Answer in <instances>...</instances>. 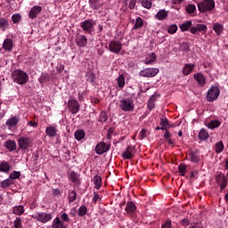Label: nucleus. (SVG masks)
<instances>
[{
  "mask_svg": "<svg viewBox=\"0 0 228 228\" xmlns=\"http://www.w3.org/2000/svg\"><path fill=\"white\" fill-rule=\"evenodd\" d=\"M34 219L37 222H41V224H47V222L53 220V216L45 212H39L34 216Z\"/></svg>",
  "mask_w": 228,
  "mask_h": 228,
  "instance_id": "6e6552de",
  "label": "nucleus"
},
{
  "mask_svg": "<svg viewBox=\"0 0 228 228\" xmlns=\"http://www.w3.org/2000/svg\"><path fill=\"white\" fill-rule=\"evenodd\" d=\"M5 147L8 151H10V152H13V151L17 150V142L12 140L6 141Z\"/></svg>",
  "mask_w": 228,
  "mask_h": 228,
  "instance_id": "a878e982",
  "label": "nucleus"
},
{
  "mask_svg": "<svg viewBox=\"0 0 228 228\" xmlns=\"http://www.w3.org/2000/svg\"><path fill=\"white\" fill-rule=\"evenodd\" d=\"M125 211L128 214V215H133V213H134L136 211V205L134 204V202L133 201H128L126 203V207L125 208Z\"/></svg>",
  "mask_w": 228,
  "mask_h": 228,
  "instance_id": "5701e85b",
  "label": "nucleus"
},
{
  "mask_svg": "<svg viewBox=\"0 0 228 228\" xmlns=\"http://www.w3.org/2000/svg\"><path fill=\"white\" fill-rule=\"evenodd\" d=\"M168 17V11H166L165 9L159 10L157 14L155 15V19L157 20H165Z\"/></svg>",
  "mask_w": 228,
  "mask_h": 228,
  "instance_id": "4be33fe9",
  "label": "nucleus"
},
{
  "mask_svg": "<svg viewBox=\"0 0 228 228\" xmlns=\"http://www.w3.org/2000/svg\"><path fill=\"white\" fill-rule=\"evenodd\" d=\"M140 28H143V20L140 17H137L133 29H140Z\"/></svg>",
  "mask_w": 228,
  "mask_h": 228,
  "instance_id": "79ce46f5",
  "label": "nucleus"
},
{
  "mask_svg": "<svg viewBox=\"0 0 228 228\" xmlns=\"http://www.w3.org/2000/svg\"><path fill=\"white\" fill-rule=\"evenodd\" d=\"M79 102L76 99L69 100L68 102V110L72 113L73 115H76V113L79 112Z\"/></svg>",
  "mask_w": 228,
  "mask_h": 228,
  "instance_id": "f8f14e48",
  "label": "nucleus"
},
{
  "mask_svg": "<svg viewBox=\"0 0 228 228\" xmlns=\"http://www.w3.org/2000/svg\"><path fill=\"white\" fill-rule=\"evenodd\" d=\"M0 172H4V174H8V172H10V164L6 161H2L0 163Z\"/></svg>",
  "mask_w": 228,
  "mask_h": 228,
  "instance_id": "473e14b6",
  "label": "nucleus"
},
{
  "mask_svg": "<svg viewBox=\"0 0 228 228\" xmlns=\"http://www.w3.org/2000/svg\"><path fill=\"white\" fill-rule=\"evenodd\" d=\"M101 199V196L97 192H94V197H93V202L97 203V201Z\"/></svg>",
  "mask_w": 228,
  "mask_h": 228,
  "instance_id": "774afa93",
  "label": "nucleus"
},
{
  "mask_svg": "<svg viewBox=\"0 0 228 228\" xmlns=\"http://www.w3.org/2000/svg\"><path fill=\"white\" fill-rule=\"evenodd\" d=\"M154 61H156V53H151L148 57H146L144 63L145 65H151Z\"/></svg>",
  "mask_w": 228,
  "mask_h": 228,
  "instance_id": "f704fd0d",
  "label": "nucleus"
},
{
  "mask_svg": "<svg viewBox=\"0 0 228 228\" xmlns=\"http://www.w3.org/2000/svg\"><path fill=\"white\" fill-rule=\"evenodd\" d=\"M198 138L200 142H206V140L209 138V133L208 130H206V128H201L198 134Z\"/></svg>",
  "mask_w": 228,
  "mask_h": 228,
  "instance_id": "aec40b11",
  "label": "nucleus"
},
{
  "mask_svg": "<svg viewBox=\"0 0 228 228\" xmlns=\"http://www.w3.org/2000/svg\"><path fill=\"white\" fill-rule=\"evenodd\" d=\"M160 126H166L167 127H172V126H170V124L168 123V119L167 118H160Z\"/></svg>",
  "mask_w": 228,
  "mask_h": 228,
  "instance_id": "4d7b16f0",
  "label": "nucleus"
},
{
  "mask_svg": "<svg viewBox=\"0 0 228 228\" xmlns=\"http://www.w3.org/2000/svg\"><path fill=\"white\" fill-rule=\"evenodd\" d=\"M161 228H172V221L167 220L162 224Z\"/></svg>",
  "mask_w": 228,
  "mask_h": 228,
  "instance_id": "680f3d73",
  "label": "nucleus"
},
{
  "mask_svg": "<svg viewBox=\"0 0 228 228\" xmlns=\"http://www.w3.org/2000/svg\"><path fill=\"white\" fill-rule=\"evenodd\" d=\"M12 213L13 215H17L18 216L24 215V207H22L21 205L13 207Z\"/></svg>",
  "mask_w": 228,
  "mask_h": 228,
  "instance_id": "c756f323",
  "label": "nucleus"
},
{
  "mask_svg": "<svg viewBox=\"0 0 228 228\" xmlns=\"http://www.w3.org/2000/svg\"><path fill=\"white\" fill-rule=\"evenodd\" d=\"M17 124H19V119L17 117H12L6 121L5 126H7V127H15Z\"/></svg>",
  "mask_w": 228,
  "mask_h": 228,
  "instance_id": "7c9ffc66",
  "label": "nucleus"
},
{
  "mask_svg": "<svg viewBox=\"0 0 228 228\" xmlns=\"http://www.w3.org/2000/svg\"><path fill=\"white\" fill-rule=\"evenodd\" d=\"M20 14H13L12 16V22H13V24H17L18 22H20Z\"/></svg>",
  "mask_w": 228,
  "mask_h": 228,
  "instance_id": "6e6d98bb",
  "label": "nucleus"
},
{
  "mask_svg": "<svg viewBox=\"0 0 228 228\" xmlns=\"http://www.w3.org/2000/svg\"><path fill=\"white\" fill-rule=\"evenodd\" d=\"M109 51L114 54H118L122 51V43L120 41L112 40L109 44Z\"/></svg>",
  "mask_w": 228,
  "mask_h": 228,
  "instance_id": "9b49d317",
  "label": "nucleus"
},
{
  "mask_svg": "<svg viewBox=\"0 0 228 228\" xmlns=\"http://www.w3.org/2000/svg\"><path fill=\"white\" fill-rule=\"evenodd\" d=\"M80 28L84 33L92 35L95 31V22H94V20H86L80 23Z\"/></svg>",
  "mask_w": 228,
  "mask_h": 228,
  "instance_id": "7ed1b4c3",
  "label": "nucleus"
},
{
  "mask_svg": "<svg viewBox=\"0 0 228 228\" xmlns=\"http://www.w3.org/2000/svg\"><path fill=\"white\" fill-rule=\"evenodd\" d=\"M98 120L102 124H104V122H108V113L106 111H102L100 113V117Z\"/></svg>",
  "mask_w": 228,
  "mask_h": 228,
  "instance_id": "37998d69",
  "label": "nucleus"
},
{
  "mask_svg": "<svg viewBox=\"0 0 228 228\" xmlns=\"http://www.w3.org/2000/svg\"><path fill=\"white\" fill-rule=\"evenodd\" d=\"M180 224L183 226V227H188V225H190V219H188L187 217L182 219L180 221Z\"/></svg>",
  "mask_w": 228,
  "mask_h": 228,
  "instance_id": "13d9d810",
  "label": "nucleus"
},
{
  "mask_svg": "<svg viewBox=\"0 0 228 228\" xmlns=\"http://www.w3.org/2000/svg\"><path fill=\"white\" fill-rule=\"evenodd\" d=\"M221 124L222 123L220 122V120H211L207 125V127H208V129H216V128L220 127Z\"/></svg>",
  "mask_w": 228,
  "mask_h": 228,
  "instance_id": "72a5a7b5",
  "label": "nucleus"
},
{
  "mask_svg": "<svg viewBox=\"0 0 228 228\" xmlns=\"http://www.w3.org/2000/svg\"><path fill=\"white\" fill-rule=\"evenodd\" d=\"M178 172L182 176H184V175L186 174V165L180 164L178 166Z\"/></svg>",
  "mask_w": 228,
  "mask_h": 228,
  "instance_id": "3c124183",
  "label": "nucleus"
},
{
  "mask_svg": "<svg viewBox=\"0 0 228 228\" xmlns=\"http://www.w3.org/2000/svg\"><path fill=\"white\" fill-rule=\"evenodd\" d=\"M61 221L63 222L65 224L68 222H70V217H69V215L65 212H61Z\"/></svg>",
  "mask_w": 228,
  "mask_h": 228,
  "instance_id": "8fccbe9b",
  "label": "nucleus"
},
{
  "mask_svg": "<svg viewBox=\"0 0 228 228\" xmlns=\"http://www.w3.org/2000/svg\"><path fill=\"white\" fill-rule=\"evenodd\" d=\"M185 10L188 13L191 14V13H194L195 11L197 10V7L195 6V4H189L186 7H185Z\"/></svg>",
  "mask_w": 228,
  "mask_h": 228,
  "instance_id": "de8ad7c7",
  "label": "nucleus"
},
{
  "mask_svg": "<svg viewBox=\"0 0 228 228\" xmlns=\"http://www.w3.org/2000/svg\"><path fill=\"white\" fill-rule=\"evenodd\" d=\"M147 108L150 111H152V109L156 108V104H154V102L148 101Z\"/></svg>",
  "mask_w": 228,
  "mask_h": 228,
  "instance_id": "0e129e2a",
  "label": "nucleus"
},
{
  "mask_svg": "<svg viewBox=\"0 0 228 228\" xmlns=\"http://www.w3.org/2000/svg\"><path fill=\"white\" fill-rule=\"evenodd\" d=\"M42 10H44V8L40 5L33 6L28 12L29 19H37L38 17V14L42 12Z\"/></svg>",
  "mask_w": 228,
  "mask_h": 228,
  "instance_id": "4468645a",
  "label": "nucleus"
},
{
  "mask_svg": "<svg viewBox=\"0 0 228 228\" xmlns=\"http://www.w3.org/2000/svg\"><path fill=\"white\" fill-rule=\"evenodd\" d=\"M194 79L197 81L199 86H204V85H206V77H204L202 73H195Z\"/></svg>",
  "mask_w": 228,
  "mask_h": 228,
  "instance_id": "412c9836",
  "label": "nucleus"
},
{
  "mask_svg": "<svg viewBox=\"0 0 228 228\" xmlns=\"http://www.w3.org/2000/svg\"><path fill=\"white\" fill-rule=\"evenodd\" d=\"M117 81L118 88H123L124 86H126V77H124V75H119L117 78Z\"/></svg>",
  "mask_w": 228,
  "mask_h": 228,
  "instance_id": "ea45409f",
  "label": "nucleus"
},
{
  "mask_svg": "<svg viewBox=\"0 0 228 228\" xmlns=\"http://www.w3.org/2000/svg\"><path fill=\"white\" fill-rule=\"evenodd\" d=\"M13 224L14 228H22V219L20 217H16Z\"/></svg>",
  "mask_w": 228,
  "mask_h": 228,
  "instance_id": "603ef678",
  "label": "nucleus"
},
{
  "mask_svg": "<svg viewBox=\"0 0 228 228\" xmlns=\"http://www.w3.org/2000/svg\"><path fill=\"white\" fill-rule=\"evenodd\" d=\"M167 127L168 126H161L160 130L165 131V134H164L165 142H167L168 145H174V141H172V134H170V132L167 131Z\"/></svg>",
  "mask_w": 228,
  "mask_h": 228,
  "instance_id": "dca6fc26",
  "label": "nucleus"
},
{
  "mask_svg": "<svg viewBox=\"0 0 228 228\" xmlns=\"http://www.w3.org/2000/svg\"><path fill=\"white\" fill-rule=\"evenodd\" d=\"M0 28L6 29L8 28V20L4 18H0Z\"/></svg>",
  "mask_w": 228,
  "mask_h": 228,
  "instance_id": "5fc2aeb1",
  "label": "nucleus"
},
{
  "mask_svg": "<svg viewBox=\"0 0 228 228\" xmlns=\"http://www.w3.org/2000/svg\"><path fill=\"white\" fill-rule=\"evenodd\" d=\"M218 95H220V89H218L217 86H212L208 91L207 101L208 102H213L218 99Z\"/></svg>",
  "mask_w": 228,
  "mask_h": 228,
  "instance_id": "0eeeda50",
  "label": "nucleus"
},
{
  "mask_svg": "<svg viewBox=\"0 0 228 228\" xmlns=\"http://www.w3.org/2000/svg\"><path fill=\"white\" fill-rule=\"evenodd\" d=\"M213 29L216 33V35H222V31H224V25L220 23H216L213 26Z\"/></svg>",
  "mask_w": 228,
  "mask_h": 228,
  "instance_id": "58836bf2",
  "label": "nucleus"
},
{
  "mask_svg": "<svg viewBox=\"0 0 228 228\" xmlns=\"http://www.w3.org/2000/svg\"><path fill=\"white\" fill-rule=\"evenodd\" d=\"M20 177V172L19 171H13L10 176L9 179H11V181H13V179H19Z\"/></svg>",
  "mask_w": 228,
  "mask_h": 228,
  "instance_id": "864d4df0",
  "label": "nucleus"
},
{
  "mask_svg": "<svg viewBox=\"0 0 228 228\" xmlns=\"http://www.w3.org/2000/svg\"><path fill=\"white\" fill-rule=\"evenodd\" d=\"M94 188L96 190H101V187L102 186V178L99 176L98 175H95L94 176Z\"/></svg>",
  "mask_w": 228,
  "mask_h": 228,
  "instance_id": "c85d7f7f",
  "label": "nucleus"
},
{
  "mask_svg": "<svg viewBox=\"0 0 228 228\" xmlns=\"http://www.w3.org/2000/svg\"><path fill=\"white\" fill-rule=\"evenodd\" d=\"M12 79L14 83H17L18 85H26L28 81L29 80V76L26 74V72L16 69L12 73Z\"/></svg>",
  "mask_w": 228,
  "mask_h": 228,
  "instance_id": "f257e3e1",
  "label": "nucleus"
},
{
  "mask_svg": "<svg viewBox=\"0 0 228 228\" xmlns=\"http://www.w3.org/2000/svg\"><path fill=\"white\" fill-rule=\"evenodd\" d=\"M216 183L220 187V192L224 191L227 188V178L225 175L220 173L216 176Z\"/></svg>",
  "mask_w": 228,
  "mask_h": 228,
  "instance_id": "9d476101",
  "label": "nucleus"
},
{
  "mask_svg": "<svg viewBox=\"0 0 228 228\" xmlns=\"http://www.w3.org/2000/svg\"><path fill=\"white\" fill-rule=\"evenodd\" d=\"M104 4L103 0H89V6L92 10H100Z\"/></svg>",
  "mask_w": 228,
  "mask_h": 228,
  "instance_id": "6ab92c4d",
  "label": "nucleus"
},
{
  "mask_svg": "<svg viewBox=\"0 0 228 228\" xmlns=\"http://www.w3.org/2000/svg\"><path fill=\"white\" fill-rule=\"evenodd\" d=\"M119 108L122 111H134V102L131 98H124L119 101Z\"/></svg>",
  "mask_w": 228,
  "mask_h": 228,
  "instance_id": "20e7f679",
  "label": "nucleus"
},
{
  "mask_svg": "<svg viewBox=\"0 0 228 228\" xmlns=\"http://www.w3.org/2000/svg\"><path fill=\"white\" fill-rule=\"evenodd\" d=\"M87 77V81H90L91 83H94L95 81V76L94 75V73H88L86 75Z\"/></svg>",
  "mask_w": 228,
  "mask_h": 228,
  "instance_id": "e2e57ef3",
  "label": "nucleus"
},
{
  "mask_svg": "<svg viewBox=\"0 0 228 228\" xmlns=\"http://www.w3.org/2000/svg\"><path fill=\"white\" fill-rule=\"evenodd\" d=\"M193 69H195V64H185L183 69V76H188L190 74H191V72L193 71Z\"/></svg>",
  "mask_w": 228,
  "mask_h": 228,
  "instance_id": "b1692460",
  "label": "nucleus"
},
{
  "mask_svg": "<svg viewBox=\"0 0 228 228\" xmlns=\"http://www.w3.org/2000/svg\"><path fill=\"white\" fill-rule=\"evenodd\" d=\"M134 6H136V0H130L128 8L130 10H134Z\"/></svg>",
  "mask_w": 228,
  "mask_h": 228,
  "instance_id": "69168bd1",
  "label": "nucleus"
},
{
  "mask_svg": "<svg viewBox=\"0 0 228 228\" xmlns=\"http://www.w3.org/2000/svg\"><path fill=\"white\" fill-rule=\"evenodd\" d=\"M215 151L216 154H220L221 152H224V142L219 141L215 144Z\"/></svg>",
  "mask_w": 228,
  "mask_h": 228,
  "instance_id": "e433bc0d",
  "label": "nucleus"
},
{
  "mask_svg": "<svg viewBox=\"0 0 228 228\" xmlns=\"http://www.w3.org/2000/svg\"><path fill=\"white\" fill-rule=\"evenodd\" d=\"M142 8L146 10H151L152 8V0H140Z\"/></svg>",
  "mask_w": 228,
  "mask_h": 228,
  "instance_id": "4c0bfd02",
  "label": "nucleus"
},
{
  "mask_svg": "<svg viewBox=\"0 0 228 228\" xmlns=\"http://www.w3.org/2000/svg\"><path fill=\"white\" fill-rule=\"evenodd\" d=\"M45 134L46 136H49L50 138H54L57 134L56 127L54 126H47L45 128Z\"/></svg>",
  "mask_w": 228,
  "mask_h": 228,
  "instance_id": "bb28decb",
  "label": "nucleus"
},
{
  "mask_svg": "<svg viewBox=\"0 0 228 228\" xmlns=\"http://www.w3.org/2000/svg\"><path fill=\"white\" fill-rule=\"evenodd\" d=\"M3 48L4 51H12L13 49V41L10 38L4 39Z\"/></svg>",
  "mask_w": 228,
  "mask_h": 228,
  "instance_id": "393cba45",
  "label": "nucleus"
},
{
  "mask_svg": "<svg viewBox=\"0 0 228 228\" xmlns=\"http://www.w3.org/2000/svg\"><path fill=\"white\" fill-rule=\"evenodd\" d=\"M113 133H115V128L110 127L107 132V140H111V137L113 136Z\"/></svg>",
  "mask_w": 228,
  "mask_h": 228,
  "instance_id": "052dcab7",
  "label": "nucleus"
},
{
  "mask_svg": "<svg viewBox=\"0 0 228 228\" xmlns=\"http://www.w3.org/2000/svg\"><path fill=\"white\" fill-rule=\"evenodd\" d=\"M215 9V0H204L198 4V10L200 13L211 12Z\"/></svg>",
  "mask_w": 228,
  "mask_h": 228,
  "instance_id": "f03ea898",
  "label": "nucleus"
},
{
  "mask_svg": "<svg viewBox=\"0 0 228 228\" xmlns=\"http://www.w3.org/2000/svg\"><path fill=\"white\" fill-rule=\"evenodd\" d=\"M75 138L77 142H81L85 138V130H77L75 132Z\"/></svg>",
  "mask_w": 228,
  "mask_h": 228,
  "instance_id": "a19ab883",
  "label": "nucleus"
},
{
  "mask_svg": "<svg viewBox=\"0 0 228 228\" xmlns=\"http://www.w3.org/2000/svg\"><path fill=\"white\" fill-rule=\"evenodd\" d=\"M189 159L191 163H199L200 158H199V150H191L188 153Z\"/></svg>",
  "mask_w": 228,
  "mask_h": 228,
  "instance_id": "a211bd4d",
  "label": "nucleus"
},
{
  "mask_svg": "<svg viewBox=\"0 0 228 228\" xmlns=\"http://www.w3.org/2000/svg\"><path fill=\"white\" fill-rule=\"evenodd\" d=\"M159 74V69L158 68H147L139 72L141 77H156Z\"/></svg>",
  "mask_w": 228,
  "mask_h": 228,
  "instance_id": "423d86ee",
  "label": "nucleus"
},
{
  "mask_svg": "<svg viewBox=\"0 0 228 228\" xmlns=\"http://www.w3.org/2000/svg\"><path fill=\"white\" fill-rule=\"evenodd\" d=\"M86 213H88V208H86V206L83 205V206L79 207L78 216H85V215H86Z\"/></svg>",
  "mask_w": 228,
  "mask_h": 228,
  "instance_id": "49530a36",
  "label": "nucleus"
},
{
  "mask_svg": "<svg viewBox=\"0 0 228 228\" xmlns=\"http://www.w3.org/2000/svg\"><path fill=\"white\" fill-rule=\"evenodd\" d=\"M12 184H15V181L10 178H7L1 182V188H4V190H6V188H10Z\"/></svg>",
  "mask_w": 228,
  "mask_h": 228,
  "instance_id": "2f4dec72",
  "label": "nucleus"
},
{
  "mask_svg": "<svg viewBox=\"0 0 228 228\" xmlns=\"http://www.w3.org/2000/svg\"><path fill=\"white\" fill-rule=\"evenodd\" d=\"M56 69H57V72H59V74H61V72H63V70H65V66L62 64H59L57 66Z\"/></svg>",
  "mask_w": 228,
  "mask_h": 228,
  "instance_id": "338daca9",
  "label": "nucleus"
},
{
  "mask_svg": "<svg viewBox=\"0 0 228 228\" xmlns=\"http://www.w3.org/2000/svg\"><path fill=\"white\" fill-rule=\"evenodd\" d=\"M201 31H203V33H206V31H208V26H206L205 24H196L195 27L191 28L190 29V33H191L192 35L200 33Z\"/></svg>",
  "mask_w": 228,
  "mask_h": 228,
  "instance_id": "2eb2a0df",
  "label": "nucleus"
},
{
  "mask_svg": "<svg viewBox=\"0 0 228 228\" xmlns=\"http://www.w3.org/2000/svg\"><path fill=\"white\" fill-rule=\"evenodd\" d=\"M192 26L193 23L191 22V20H187L183 22L182 25H180V29L183 32L189 31V29H191V28H193Z\"/></svg>",
  "mask_w": 228,
  "mask_h": 228,
  "instance_id": "cd10ccee",
  "label": "nucleus"
},
{
  "mask_svg": "<svg viewBox=\"0 0 228 228\" xmlns=\"http://www.w3.org/2000/svg\"><path fill=\"white\" fill-rule=\"evenodd\" d=\"M18 145L20 151H28L33 147V140L29 137L21 136L18 139Z\"/></svg>",
  "mask_w": 228,
  "mask_h": 228,
  "instance_id": "39448f33",
  "label": "nucleus"
},
{
  "mask_svg": "<svg viewBox=\"0 0 228 228\" xmlns=\"http://www.w3.org/2000/svg\"><path fill=\"white\" fill-rule=\"evenodd\" d=\"M133 151H134V146H128L125 151L122 152V158L123 159H132V158H134V154L133 153Z\"/></svg>",
  "mask_w": 228,
  "mask_h": 228,
  "instance_id": "f3484780",
  "label": "nucleus"
},
{
  "mask_svg": "<svg viewBox=\"0 0 228 228\" xmlns=\"http://www.w3.org/2000/svg\"><path fill=\"white\" fill-rule=\"evenodd\" d=\"M68 199H69V202H74V200H76V199H77V193H76V191H69Z\"/></svg>",
  "mask_w": 228,
  "mask_h": 228,
  "instance_id": "a18cd8bd",
  "label": "nucleus"
},
{
  "mask_svg": "<svg viewBox=\"0 0 228 228\" xmlns=\"http://www.w3.org/2000/svg\"><path fill=\"white\" fill-rule=\"evenodd\" d=\"M140 140H143L147 137V130L142 128L139 133Z\"/></svg>",
  "mask_w": 228,
  "mask_h": 228,
  "instance_id": "bf43d9fd",
  "label": "nucleus"
},
{
  "mask_svg": "<svg viewBox=\"0 0 228 228\" xmlns=\"http://www.w3.org/2000/svg\"><path fill=\"white\" fill-rule=\"evenodd\" d=\"M69 179L75 183L76 184L79 183V175H77V173L71 171L69 173Z\"/></svg>",
  "mask_w": 228,
  "mask_h": 228,
  "instance_id": "c9c22d12",
  "label": "nucleus"
},
{
  "mask_svg": "<svg viewBox=\"0 0 228 228\" xmlns=\"http://www.w3.org/2000/svg\"><path fill=\"white\" fill-rule=\"evenodd\" d=\"M111 147V144H108L104 142H100L99 143L96 144L94 151L96 152V154H98L99 156H102V154H104V152H108V151H110Z\"/></svg>",
  "mask_w": 228,
  "mask_h": 228,
  "instance_id": "1a4fd4ad",
  "label": "nucleus"
},
{
  "mask_svg": "<svg viewBox=\"0 0 228 228\" xmlns=\"http://www.w3.org/2000/svg\"><path fill=\"white\" fill-rule=\"evenodd\" d=\"M180 51H183V53H190V45H188V43L183 42L182 44H180L179 46Z\"/></svg>",
  "mask_w": 228,
  "mask_h": 228,
  "instance_id": "c03bdc74",
  "label": "nucleus"
},
{
  "mask_svg": "<svg viewBox=\"0 0 228 228\" xmlns=\"http://www.w3.org/2000/svg\"><path fill=\"white\" fill-rule=\"evenodd\" d=\"M177 25L173 24L167 28V33H169V35H174L175 33H177Z\"/></svg>",
  "mask_w": 228,
  "mask_h": 228,
  "instance_id": "09e8293b",
  "label": "nucleus"
},
{
  "mask_svg": "<svg viewBox=\"0 0 228 228\" xmlns=\"http://www.w3.org/2000/svg\"><path fill=\"white\" fill-rule=\"evenodd\" d=\"M75 42L78 47H86L88 38H86V36L77 34L75 37Z\"/></svg>",
  "mask_w": 228,
  "mask_h": 228,
  "instance_id": "ddd939ff",
  "label": "nucleus"
}]
</instances>
